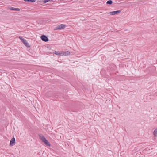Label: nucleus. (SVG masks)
<instances>
[{
    "label": "nucleus",
    "mask_w": 157,
    "mask_h": 157,
    "mask_svg": "<svg viewBox=\"0 0 157 157\" xmlns=\"http://www.w3.org/2000/svg\"><path fill=\"white\" fill-rule=\"evenodd\" d=\"M66 25L64 24H60L57 26L55 29V30H62L64 29Z\"/></svg>",
    "instance_id": "nucleus-2"
},
{
    "label": "nucleus",
    "mask_w": 157,
    "mask_h": 157,
    "mask_svg": "<svg viewBox=\"0 0 157 157\" xmlns=\"http://www.w3.org/2000/svg\"><path fill=\"white\" fill-rule=\"evenodd\" d=\"M61 51H55L53 53L55 54L58 55V56H61Z\"/></svg>",
    "instance_id": "nucleus-8"
},
{
    "label": "nucleus",
    "mask_w": 157,
    "mask_h": 157,
    "mask_svg": "<svg viewBox=\"0 0 157 157\" xmlns=\"http://www.w3.org/2000/svg\"><path fill=\"white\" fill-rule=\"evenodd\" d=\"M153 135L156 137L157 136V128L154 130Z\"/></svg>",
    "instance_id": "nucleus-10"
},
{
    "label": "nucleus",
    "mask_w": 157,
    "mask_h": 157,
    "mask_svg": "<svg viewBox=\"0 0 157 157\" xmlns=\"http://www.w3.org/2000/svg\"><path fill=\"white\" fill-rule=\"evenodd\" d=\"M61 56H66L70 54V52L68 51H61Z\"/></svg>",
    "instance_id": "nucleus-3"
},
{
    "label": "nucleus",
    "mask_w": 157,
    "mask_h": 157,
    "mask_svg": "<svg viewBox=\"0 0 157 157\" xmlns=\"http://www.w3.org/2000/svg\"><path fill=\"white\" fill-rule=\"evenodd\" d=\"M39 137L40 139L45 144L48 146H50V144L49 143L47 140L46 138L42 134H40L39 135Z\"/></svg>",
    "instance_id": "nucleus-1"
},
{
    "label": "nucleus",
    "mask_w": 157,
    "mask_h": 157,
    "mask_svg": "<svg viewBox=\"0 0 157 157\" xmlns=\"http://www.w3.org/2000/svg\"><path fill=\"white\" fill-rule=\"evenodd\" d=\"M41 38L42 40L44 41L47 42L48 40V38L46 36L44 35H42L41 36Z\"/></svg>",
    "instance_id": "nucleus-5"
},
{
    "label": "nucleus",
    "mask_w": 157,
    "mask_h": 157,
    "mask_svg": "<svg viewBox=\"0 0 157 157\" xmlns=\"http://www.w3.org/2000/svg\"><path fill=\"white\" fill-rule=\"evenodd\" d=\"M121 12V11L120 10H117L115 11H113L109 13V14L111 15H113L115 14H117L120 13Z\"/></svg>",
    "instance_id": "nucleus-4"
},
{
    "label": "nucleus",
    "mask_w": 157,
    "mask_h": 157,
    "mask_svg": "<svg viewBox=\"0 0 157 157\" xmlns=\"http://www.w3.org/2000/svg\"><path fill=\"white\" fill-rule=\"evenodd\" d=\"M22 42L26 46H28L29 44H28L27 41L25 39H24V40H23V41Z\"/></svg>",
    "instance_id": "nucleus-7"
},
{
    "label": "nucleus",
    "mask_w": 157,
    "mask_h": 157,
    "mask_svg": "<svg viewBox=\"0 0 157 157\" xmlns=\"http://www.w3.org/2000/svg\"><path fill=\"white\" fill-rule=\"evenodd\" d=\"M15 143V140L14 138H12L10 142V145L13 146Z\"/></svg>",
    "instance_id": "nucleus-6"
},
{
    "label": "nucleus",
    "mask_w": 157,
    "mask_h": 157,
    "mask_svg": "<svg viewBox=\"0 0 157 157\" xmlns=\"http://www.w3.org/2000/svg\"><path fill=\"white\" fill-rule=\"evenodd\" d=\"M50 0H44V3H46L48 2Z\"/></svg>",
    "instance_id": "nucleus-14"
},
{
    "label": "nucleus",
    "mask_w": 157,
    "mask_h": 157,
    "mask_svg": "<svg viewBox=\"0 0 157 157\" xmlns=\"http://www.w3.org/2000/svg\"><path fill=\"white\" fill-rule=\"evenodd\" d=\"M112 3H113L112 1L111 0L108 1L106 2V3L107 4H111Z\"/></svg>",
    "instance_id": "nucleus-12"
},
{
    "label": "nucleus",
    "mask_w": 157,
    "mask_h": 157,
    "mask_svg": "<svg viewBox=\"0 0 157 157\" xmlns=\"http://www.w3.org/2000/svg\"><path fill=\"white\" fill-rule=\"evenodd\" d=\"M25 1L33 2H35V0H24Z\"/></svg>",
    "instance_id": "nucleus-11"
},
{
    "label": "nucleus",
    "mask_w": 157,
    "mask_h": 157,
    "mask_svg": "<svg viewBox=\"0 0 157 157\" xmlns=\"http://www.w3.org/2000/svg\"><path fill=\"white\" fill-rule=\"evenodd\" d=\"M10 9L11 10L14 11H19L20 10V9L18 8H15L13 7H10Z\"/></svg>",
    "instance_id": "nucleus-9"
},
{
    "label": "nucleus",
    "mask_w": 157,
    "mask_h": 157,
    "mask_svg": "<svg viewBox=\"0 0 157 157\" xmlns=\"http://www.w3.org/2000/svg\"><path fill=\"white\" fill-rule=\"evenodd\" d=\"M19 38L21 40V41H23V40H24V39L23 38H22L21 36H19Z\"/></svg>",
    "instance_id": "nucleus-13"
}]
</instances>
